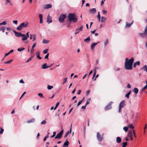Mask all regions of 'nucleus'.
I'll return each mask as SVG.
<instances>
[{
	"label": "nucleus",
	"instance_id": "f257e3e1",
	"mask_svg": "<svg viewBox=\"0 0 147 147\" xmlns=\"http://www.w3.org/2000/svg\"><path fill=\"white\" fill-rule=\"evenodd\" d=\"M134 57H132L131 59H128L127 58L125 59L124 68L127 70H130L132 69V65L134 61Z\"/></svg>",
	"mask_w": 147,
	"mask_h": 147
},
{
	"label": "nucleus",
	"instance_id": "f03ea898",
	"mask_svg": "<svg viewBox=\"0 0 147 147\" xmlns=\"http://www.w3.org/2000/svg\"><path fill=\"white\" fill-rule=\"evenodd\" d=\"M68 18L69 20L73 22H76L77 21V18L74 14L69 13L68 14Z\"/></svg>",
	"mask_w": 147,
	"mask_h": 147
},
{
	"label": "nucleus",
	"instance_id": "7ed1b4c3",
	"mask_svg": "<svg viewBox=\"0 0 147 147\" xmlns=\"http://www.w3.org/2000/svg\"><path fill=\"white\" fill-rule=\"evenodd\" d=\"M28 24V23L27 22H22L17 27V30H21L23 28H27Z\"/></svg>",
	"mask_w": 147,
	"mask_h": 147
},
{
	"label": "nucleus",
	"instance_id": "20e7f679",
	"mask_svg": "<svg viewBox=\"0 0 147 147\" xmlns=\"http://www.w3.org/2000/svg\"><path fill=\"white\" fill-rule=\"evenodd\" d=\"M66 17V16L65 14L63 13L61 14L59 18V22L61 23H63L64 22V20Z\"/></svg>",
	"mask_w": 147,
	"mask_h": 147
},
{
	"label": "nucleus",
	"instance_id": "39448f33",
	"mask_svg": "<svg viewBox=\"0 0 147 147\" xmlns=\"http://www.w3.org/2000/svg\"><path fill=\"white\" fill-rule=\"evenodd\" d=\"M125 105V101L124 100L120 102L119 105V112L120 113L121 112V109L124 107Z\"/></svg>",
	"mask_w": 147,
	"mask_h": 147
},
{
	"label": "nucleus",
	"instance_id": "423d86ee",
	"mask_svg": "<svg viewBox=\"0 0 147 147\" xmlns=\"http://www.w3.org/2000/svg\"><path fill=\"white\" fill-rule=\"evenodd\" d=\"M63 130H62L59 133L57 134L55 138L60 139L61 138L63 133Z\"/></svg>",
	"mask_w": 147,
	"mask_h": 147
},
{
	"label": "nucleus",
	"instance_id": "0eeeda50",
	"mask_svg": "<svg viewBox=\"0 0 147 147\" xmlns=\"http://www.w3.org/2000/svg\"><path fill=\"white\" fill-rule=\"evenodd\" d=\"M96 137L99 142H101L103 139V136L100 135L99 132H98L97 133Z\"/></svg>",
	"mask_w": 147,
	"mask_h": 147
},
{
	"label": "nucleus",
	"instance_id": "6e6552de",
	"mask_svg": "<svg viewBox=\"0 0 147 147\" xmlns=\"http://www.w3.org/2000/svg\"><path fill=\"white\" fill-rule=\"evenodd\" d=\"M113 103L112 102H110L105 108V109L106 110L111 109L112 108L111 104Z\"/></svg>",
	"mask_w": 147,
	"mask_h": 147
},
{
	"label": "nucleus",
	"instance_id": "1a4fd4ad",
	"mask_svg": "<svg viewBox=\"0 0 147 147\" xmlns=\"http://www.w3.org/2000/svg\"><path fill=\"white\" fill-rule=\"evenodd\" d=\"M99 69V68L98 67H95L94 69V74L93 76L92 77V79H93L94 78L95 75L96 74V73L97 70Z\"/></svg>",
	"mask_w": 147,
	"mask_h": 147
},
{
	"label": "nucleus",
	"instance_id": "9d476101",
	"mask_svg": "<svg viewBox=\"0 0 147 147\" xmlns=\"http://www.w3.org/2000/svg\"><path fill=\"white\" fill-rule=\"evenodd\" d=\"M13 32L14 33L15 36H16V37H21V36L22 34V33L17 32L14 30L13 31Z\"/></svg>",
	"mask_w": 147,
	"mask_h": 147
},
{
	"label": "nucleus",
	"instance_id": "9b49d317",
	"mask_svg": "<svg viewBox=\"0 0 147 147\" xmlns=\"http://www.w3.org/2000/svg\"><path fill=\"white\" fill-rule=\"evenodd\" d=\"M71 125H72V124H71V125L70 129V131H67L66 133V134H65V135L64 136V138H66L69 134H70L71 133Z\"/></svg>",
	"mask_w": 147,
	"mask_h": 147
},
{
	"label": "nucleus",
	"instance_id": "f8f14e48",
	"mask_svg": "<svg viewBox=\"0 0 147 147\" xmlns=\"http://www.w3.org/2000/svg\"><path fill=\"white\" fill-rule=\"evenodd\" d=\"M51 66L47 65V63L44 64L42 66V69H45Z\"/></svg>",
	"mask_w": 147,
	"mask_h": 147
},
{
	"label": "nucleus",
	"instance_id": "ddd939ff",
	"mask_svg": "<svg viewBox=\"0 0 147 147\" xmlns=\"http://www.w3.org/2000/svg\"><path fill=\"white\" fill-rule=\"evenodd\" d=\"M52 5L51 4H48L45 5L44 6V8L45 9H48L52 7Z\"/></svg>",
	"mask_w": 147,
	"mask_h": 147
},
{
	"label": "nucleus",
	"instance_id": "4468645a",
	"mask_svg": "<svg viewBox=\"0 0 147 147\" xmlns=\"http://www.w3.org/2000/svg\"><path fill=\"white\" fill-rule=\"evenodd\" d=\"M69 142L67 141V139L66 140V141L64 143L63 146V147H68V145H69Z\"/></svg>",
	"mask_w": 147,
	"mask_h": 147
},
{
	"label": "nucleus",
	"instance_id": "2eb2a0df",
	"mask_svg": "<svg viewBox=\"0 0 147 147\" xmlns=\"http://www.w3.org/2000/svg\"><path fill=\"white\" fill-rule=\"evenodd\" d=\"M100 42H98L97 43H93L92 44L91 46V49H93L94 48V47L97 45L98 43H99Z\"/></svg>",
	"mask_w": 147,
	"mask_h": 147
},
{
	"label": "nucleus",
	"instance_id": "dca6fc26",
	"mask_svg": "<svg viewBox=\"0 0 147 147\" xmlns=\"http://www.w3.org/2000/svg\"><path fill=\"white\" fill-rule=\"evenodd\" d=\"M21 37H22V40L23 41L27 39L26 37V35L25 34H22Z\"/></svg>",
	"mask_w": 147,
	"mask_h": 147
},
{
	"label": "nucleus",
	"instance_id": "f3484780",
	"mask_svg": "<svg viewBox=\"0 0 147 147\" xmlns=\"http://www.w3.org/2000/svg\"><path fill=\"white\" fill-rule=\"evenodd\" d=\"M47 22L49 24L51 23L52 22L51 17L49 16V15L47 17Z\"/></svg>",
	"mask_w": 147,
	"mask_h": 147
},
{
	"label": "nucleus",
	"instance_id": "a211bd4d",
	"mask_svg": "<svg viewBox=\"0 0 147 147\" xmlns=\"http://www.w3.org/2000/svg\"><path fill=\"white\" fill-rule=\"evenodd\" d=\"M107 20V18L104 16H102L101 17V20H100L102 22H105Z\"/></svg>",
	"mask_w": 147,
	"mask_h": 147
},
{
	"label": "nucleus",
	"instance_id": "6ab92c4d",
	"mask_svg": "<svg viewBox=\"0 0 147 147\" xmlns=\"http://www.w3.org/2000/svg\"><path fill=\"white\" fill-rule=\"evenodd\" d=\"M39 17L40 19V23L42 24L43 23L42 15L41 14H39Z\"/></svg>",
	"mask_w": 147,
	"mask_h": 147
},
{
	"label": "nucleus",
	"instance_id": "aec40b11",
	"mask_svg": "<svg viewBox=\"0 0 147 147\" xmlns=\"http://www.w3.org/2000/svg\"><path fill=\"white\" fill-rule=\"evenodd\" d=\"M140 65V62L139 61H138L135 62L133 64V67H136V65Z\"/></svg>",
	"mask_w": 147,
	"mask_h": 147
},
{
	"label": "nucleus",
	"instance_id": "412c9836",
	"mask_svg": "<svg viewBox=\"0 0 147 147\" xmlns=\"http://www.w3.org/2000/svg\"><path fill=\"white\" fill-rule=\"evenodd\" d=\"M116 142L118 143H120L121 141V139L119 137H117L116 139Z\"/></svg>",
	"mask_w": 147,
	"mask_h": 147
},
{
	"label": "nucleus",
	"instance_id": "4be33fe9",
	"mask_svg": "<svg viewBox=\"0 0 147 147\" xmlns=\"http://www.w3.org/2000/svg\"><path fill=\"white\" fill-rule=\"evenodd\" d=\"M132 131L131 130L129 131L128 133L127 136L129 137H131L132 136Z\"/></svg>",
	"mask_w": 147,
	"mask_h": 147
},
{
	"label": "nucleus",
	"instance_id": "5701e85b",
	"mask_svg": "<svg viewBox=\"0 0 147 147\" xmlns=\"http://www.w3.org/2000/svg\"><path fill=\"white\" fill-rule=\"evenodd\" d=\"M138 89L136 88H134L133 90V91L136 94H137L138 92Z\"/></svg>",
	"mask_w": 147,
	"mask_h": 147
},
{
	"label": "nucleus",
	"instance_id": "b1692460",
	"mask_svg": "<svg viewBox=\"0 0 147 147\" xmlns=\"http://www.w3.org/2000/svg\"><path fill=\"white\" fill-rule=\"evenodd\" d=\"M90 11L91 13H94L96 11V10L95 8H94L90 9Z\"/></svg>",
	"mask_w": 147,
	"mask_h": 147
},
{
	"label": "nucleus",
	"instance_id": "393cba45",
	"mask_svg": "<svg viewBox=\"0 0 147 147\" xmlns=\"http://www.w3.org/2000/svg\"><path fill=\"white\" fill-rule=\"evenodd\" d=\"M133 20L132 21V22L131 24L127 22H126V26L127 27H129L133 24Z\"/></svg>",
	"mask_w": 147,
	"mask_h": 147
},
{
	"label": "nucleus",
	"instance_id": "a878e982",
	"mask_svg": "<svg viewBox=\"0 0 147 147\" xmlns=\"http://www.w3.org/2000/svg\"><path fill=\"white\" fill-rule=\"evenodd\" d=\"M35 119L34 118H32L31 119L28 121H27V123H31L34 122L35 121Z\"/></svg>",
	"mask_w": 147,
	"mask_h": 147
},
{
	"label": "nucleus",
	"instance_id": "bb28decb",
	"mask_svg": "<svg viewBox=\"0 0 147 147\" xmlns=\"http://www.w3.org/2000/svg\"><path fill=\"white\" fill-rule=\"evenodd\" d=\"M142 69L143 70L147 72V66L146 65H145L142 68Z\"/></svg>",
	"mask_w": 147,
	"mask_h": 147
},
{
	"label": "nucleus",
	"instance_id": "cd10ccee",
	"mask_svg": "<svg viewBox=\"0 0 147 147\" xmlns=\"http://www.w3.org/2000/svg\"><path fill=\"white\" fill-rule=\"evenodd\" d=\"M83 28V26H82L80 27L77 28L76 30V31H79V32L80 31H81L82 30Z\"/></svg>",
	"mask_w": 147,
	"mask_h": 147
},
{
	"label": "nucleus",
	"instance_id": "c85d7f7f",
	"mask_svg": "<svg viewBox=\"0 0 147 147\" xmlns=\"http://www.w3.org/2000/svg\"><path fill=\"white\" fill-rule=\"evenodd\" d=\"M36 43L35 42L34 44L32 46V49L31 51V53H32V52L33 51L34 47L36 46Z\"/></svg>",
	"mask_w": 147,
	"mask_h": 147
},
{
	"label": "nucleus",
	"instance_id": "c756f323",
	"mask_svg": "<svg viewBox=\"0 0 147 147\" xmlns=\"http://www.w3.org/2000/svg\"><path fill=\"white\" fill-rule=\"evenodd\" d=\"M49 41L47 40L44 39L43 40V43L45 44H47L49 42Z\"/></svg>",
	"mask_w": 147,
	"mask_h": 147
},
{
	"label": "nucleus",
	"instance_id": "7c9ffc66",
	"mask_svg": "<svg viewBox=\"0 0 147 147\" xmlns=\"http://www.w3.org/2000/svg\"><path fill=\"white\" fill-rule=\"evenodd\" d=\"M5 28L3 27H0V31H2V32H4Z\"/></svg>",
	"mask_w": 147,
	"mask_h": 147
},
{
	"label": "nucleus",
	"instance_id": "2f4dec72",
	"mask_svg": "<svg viewBox=\"0 0 147 147\" xmlns=\"http://www.w3.org/2000/svg\"><path fill=\"white\" fill-rule=\"evenodd\" d=\"M127 145V143L126 142H125L122 144V147H125Z\"/></svg>",
	"mask_w": 147,
	"mask_h": 147
},
{
	"label": "nucleus",
	"instance_id": "473e14b6",
	"mask_svg": "<svg viewBox=\"0 0 147 147\" xmlns=\"http://www.w3.org/2000/svg\"><path fill=\"white\" fill-rule=\"evenodd\" d=\"M49 134V133L48 132L47 133V135L44 138V139H43V141H44L45 142V141H46V140H47V138L49 137V136L48 135Z\"/></svg>",
	"mask_w": 147,
	"mask_h": 147
},
{
	"label": "nucleus",
	"instance_id": "72a5a7b5",
	"mask_svg": "<svg viewBox=\"0 0 147 147\" xmlns=\"http://www.w3.org/2000/svg\"><path fill=\"white\" fill-rule=\"evenodd\" d=\"M32 41H34L36 39V35L35 34H34L33 35V37L32 38Z\"/></svg>",
	"mask_w": 147,
	"mask_h": 147
},
{
	"label": "nucleus",
	"instance_id": "f704fd0d",
	"mask_svg": "<svg viewBox=\"0 0 147 147\" xmlns=\"http://www.w3.org/2000/svg\"><path fill=\"white\" fill-rule=\"evenodd\" d=\"M91 100V98H88L87 100L86 103V105H87L88 104H89L90 103V101Z\"/></svg>",
	"mask_w": 147,
	"mask_h": 147
},
{
	"label": "nucleus",
	"instance_id": "c9c22d12",
	"mask_svg": "<svg viewBox=\"0 0 147 147\" xmlns=\"http://www.w3.org/2000/svg\"><path fill=\"white\" fill-rule=\"evenodd\" d=\"M108 42H109L108 40L106 39L104 43V46L105 47H106V45L108 44Z\"/></svg>",
	"mask_w": 147,
	"mask_h": 147
},
{
	"label": "nucleus",
	"instance_id": "e433bc0d",
	"mask_svg": "<svg viewBox=\"0 0 147 147\" xmlns=\"http://www.w3.org/2000/svg\"><path fill=\"white\" fill-rule=\"evenodd\" d=\"M36 54L37 55V57L39 59H42V58L40 57L39 54L40 53L37 52L36 53Z\"/></svg>",
	"mask_w": 147,
	"mask_h": 147
},
{
	"label": "nucleus",
	"instance_id": "4c0bfd02",
	"mask_svg": "<svg viewBox=\"0 0 147 147\" xmlns=\"http://www.w3.org/2000/svg\"><path fill=\"white\" fill-rule=\"evenodd\" d=\"M38 95L39 96L42 98H44L42 93H39L38 94Z\"/></svg>",
	"mask_w": 147,
	"mask_h": 147
},
{
	"label": "nucleus",
	"instance_id": "58836bf2",
	"mask_svg": "<svg viewBox=\"0 0 147 147\" xmlns=\"http://www.w3.org/2000/svg\"><path fill=\"white\" fill-rule=\"evenodd\" d=\"M90 40V36H89L87 38L84 39V41L85 42H86L87 41H88V42H89Z\"/></svg>",
	"mask_w": 147,
	"mask_h": 147
},
{
	"label": "nucleus",
	"instance_id": "ea45409f",
	"mask_svg": "<svg viewBox=\"0 0 147 147\" xmlns=\"http://www.w3.org/2000/svg\"><path fill=\"white\" fill-rule=\"evenodd\" d=\"M7 24V22L6 21H4L3 22L0 23V26L1 25H5Z\"/></svg>",
	"mask_w": 147,
	"mask_h": 147
},
{
	"label": "nucleus",
	"instance_id": "a19ab883",
	"mask_svg": "<svg viewBox=\"0 0 147 147\" xmlns=\"http://www.w3.org/2000/svg\"><path fill=\"white\" fill-rule=\"evenodd\" d=\"M129 127L131 129H133L134 127L132 125V124H129L128 125Z\"/></svg>",
	"mask_w": 147,
	"mask_h": 147
},
{
	"label": "nucleus",
	"instance_id": "79ce46f5",
	"mask_svg": "<svg viewBox=\"0 0 147 147\" xmlns=\"http://www.w3.org/2000/svg\"><path fill=\"white\" fill-rule=\"evenodd\" d=\"M47 89L48 90H51L52 88H53V86H50L49 85H48L47 86Z\"/></svg>",
	"mask_w": 147,
	"mask_h": 147
},
{
	"label": "nucleus",
	"instance_id": "37998d69",
	"mask_svg": "<svg viewBox=\"0 0 147 147\" xmlns=\"http://www.w3.org/2000/svg\"><path fill=\"white\" fill-rule=\"evenodd\" d=\"M123 129L125 132H126L128 130V127H123Z\"/></svg>",
	"mask_w": 147,
	"mask_h": 147
},
{
	"label": "nucleus",
	"instance_id": "c03bdc74",
	"mask_svg": "<svg viewBox=\"0 0 147 147\" xmlns=\"http://www.w3.org/2000/svg\"><path fill=\"white\" fill-rule=\"evenodd\" d=\"M25 49V48H18V51L20 52L22 51H23Z\"/></svg>",
	"mask_w": 147,
	"mask_h": 147
},
{
	"label": "nucleus",
	"instance_id": "a18cd8bd",
	"mask_svg": "<svg viewBox=\"0 0 147 147\" xmlns=\"http://www.w3.org/2000/svg\"><path fill=\"white\" fill-rule=\"evenodd\" d=\"M13 59H11L5 63V64H9L11 62L13 61Z\"/></svg>",
	"mask_w": 147,
	"mask_h": 147
},
{
	"label": "nucleus",
	"instance_id": "49530a36",
	"mask_svg": "<svg viewBox=\"0 0 147 147\" xmlns=\"http://www.w3.org/2000/svg\"><path fill=\"white\" fill-rule=\"evenodd\" d=\"M97 18L98 19V20L99 21H100V16L99 13V12L98 13V15L97 16Z\"/></svg>",
	"mask_w": 147,
	"mask_h": 147
},
{
	"label": "nucleus",
	"instance_id": "de8ad7c7",
	"mask_svg": "<svg viewBox=\"0 0 147 147\" xmlns=\"http://www.w3.org/2000/svg\"><path fill=\"white\" fill-rule=\"evenodd\" d=\"M67 78H65L63 79V84L66 82L67 81Z\"/></svg>",
	"mask_w": 147,
	"mask_h": 147
},
{
	"label": "nucleus",
	"instance_id": "09e8293b",
	"mask_svg": "<svg viewBox=\"0 0 147 147\" xmlns=\"http://www.w3.org/2000/svg\"><path fill=\"white\" fill-rule=\"evenodd\" d=\"M83 101V99H82V100L79 101L78 104V105H77V106H79V105H80L81 104V103H82V102Z\"/></svg>",
	"mask_w": 147,
	"mask_h": 147
},
{
	"label": "nucleus",
	"instance_id": "8fccbe9b",
	"mask_svg": "<svg viewBox=\"0 0 147 147\" xmlns=\"http://www.w3.org/2000/svg\"><path fill=\"white\" fill-rule=\"evenodd\" d=\"M56 134V132L55 131L53 132V135L51 137V138H52L55 137V136Z\"/></svg>",
	"mask_w": 147,
	"mask_h": 147
},
{
	"label": "nucleus",
	"instance_id": "3c124183",
	"mask_svg": "<svg viewBox=\"0 0 147 147\" xmlns=\"http://www.w3.org/2000/svg\"><path fill=\"white\" fill-rule=\"evenodd\" d=\"M132 131V133H133V134L134 137L136 138V135L134 130L133 129Z\"/></svg>",
	"mask_w": 147,
	"mask_h": 147
},
{
	"label": "nucleus",
	"instance_id": "603ef678",
	"mask_svg": "<svg viewBox=\"0 0 147 147\" xmlns=\"http://www.w3.org/2000/svg\"><path fill=\"white\" fill-rule=\"evenodd\" d=\"M140 35L141 36H144L146 35L147 34H146L144 32L143 33H140Z\"/></svg>",
	"mask_w": 147,
	"mask_h": 147
},
{
	"label": "nucleus",
	"instance_id": "864d4df0",
	"mask_svg": "<svg viewBox=\"0 0 147 147\" xmlns=\"http://www.w3.org/2000/svg\"><path fill=\"white\" fill-rule=\"evenodd\" d=\"M48 51V49H46L45 50L43 51V53L44 54H46L47 53V52Z\"/></svg>",
	"mask_w": 147,
	"mask_h": 147
},
{
	"label": "nucleus",
	"instance_id": "5fc2aeb1",
	"mask_svg": "<svg viewBox=\"0 0 147 147\" xmlns=\"http://www.w3.org/2000/svg\"><path fill=\"white\" fill-rule=\"evenodd\" d=\"M46 123V121L45 120H44L41 123L42 124H45Z\"/></svg>",
	"mask_w": 147,
	"mask_h": 147
},
{
	"label": "nucleus",
	"instance_id": "6e6d98bb",
	"mask_svg": "<svg viewBox=\"0 0 147 147\" xmlns=\"http://www.w3.org/2000/svg\"><path fill=\"white\" fill-rule=\"evenodd\" d=\"M26 37L27 39L29 37V32H27L26 34Z\"/></svg>",
	"mask_w": 147,
	"mask_h": 147
},
{
	"label": "nucleus",
	"instance_id": "4d7b16f0",
	"mask_svg": "<svg viewBox=\"0 0 147 147\" xmlns=\"http://www.w3.org/2000/svg\"><path fill=\"white\" fill-rule=\"evenodd\" d=\"M4 131V129H3L2 128L1 129L0 131V134H1L3 133Z\"/></svg>",
	"mask_w": 147,
	"mask_h": 147
},
{
	"label": "nucleus",
	"instance_id": "13d9d810",
	"mask_svg": "<svg viewBox=\"0 0 147 147\" xmlns=\"http://www.w3.org/2000/svg\"><path fill=\"white\" fill-rule=\"evenodd\" d=\"M129 95L127 93L125 95V97L128 99L129 98Z\"/></svg>",
	"mask_w": 147,
	"mask_h": 147
},
{
	"label": "nucleus",
	"instance_id": "bf43d9fd",
	"mask_svg": "<svg viewBox=\"0 0 147 147\" xmlns=\"http://www.w3.org/2000/svg\"><path fill=\"white\" fill-rule=\"evenodd\" d=\"M90 90H87L86 92V96H87L88 94L90 92Z\"/></svg>",
	"mask_w": 147,
	"mask_h": 147
},
{
	"label": "nucleus",
	"instance_id": "052dcab7",
	"mask_svg": "<svg viewBox=\"0 0 147 147\" xmlns=\"http://www.w3.org/2000/svg\"><path fill=\"white\" fill-rule=\"evenodd\" d=\"M49 56V53H48L45 56V59H47L48 60V57Z\"/></svg>",
	"mask_w": 147,
	"mask_h": 147
},
{
	"label": "nucleus",
	"instance_id": "680f3d73",
	"mask_svg": "<svg viewBox=\"0 0 147 147\" xmlns=\"http://www.w3.org/2000/svg\"><path fill=\"white\" fill-rule=\"evenodd\" d=\"M144 32L146 34H147V26H146V27Z\"/></svg>",
	"mask_w": 147,
	"mask_h": 147
},
{
	"label": "nucleus",
	"instance_id": "e2e57ef3",
	"mask_svg": "<svg viewBox=\"0 0 147 147\" xmlns=\"http://www.w3.org/2000/svg\"><path fill=\"white\" fill-rule=\"evenodd\" d=\"M13 23L16 24H18V21L17 20H14L13 21Z\"/></svg>",
	"mask_w": 147,
	"mask_h": 147
},
{
	"label": "nucleus",
	"instance_id": "0e129e2a",
	"mask_svg": "<svg viewBox=\"0 0 147 147\" xmlns=\"http://www.w3.org/2000/svg\"><path fill=\"white\" fill-rule=\"evenodd\" d=\"M102 13L104 14H106L107 13V11L105 10H103L102 11Z\"/></svg>",
	"mask_w": 147,
	"mask_h": 147
},
{
	"label": "nucleus",
	"instance_id": "69168bd1",
	"mask_svg": "<svg viewBox=\"0 0 147 147\" xmlns=\"http://www.w3.org/2000/svg\"><path fill=\"white\" fill-rule=\"evenodd\" d=\"M127 87L128 88H131V86L129 84H127Z\"/></svg>",
	"mask_w": 147,
	"mask_h": 147
},
{
	"label": "nucleus",
	"instance_id": "338daca9",
	"mask_svg": "<svg viewBox=\"0 0 147 147\" xmlns=\"http://www.w3.org/2000/svg\"><path fill=\"white\" fill-rule=\"evenodd\" d=\"M19 82L20 83H24V82L22 80H20Z\"/></svg>",
	"mask_w": 147,
	"mask_h": 147
},
{
	"label": "nucleus",
	"instance_id": "774afa93",
	"mask_svg": "<svg viewBox=\"0 0 147 147\" xmlns=\"http://www.w3.org/2000/svg\"><path fill=\"white\" fill-rule=\"evenodd\" d=\"M144 90L147 88V85H146L143 88Z\"/></svg>",
	"mask_w": 147,
	"mask_h": 147
}]
</instances>
